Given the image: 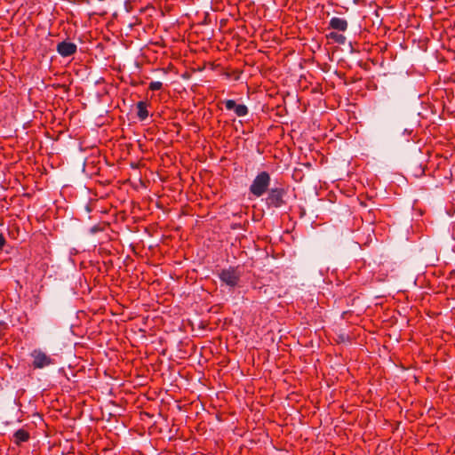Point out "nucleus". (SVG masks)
<instances>
[{
  "label": "nucleus",
  "instance_id": "10",
  "mask_svg": "<svg viewBox=\"0 0 455 455\" xmlns=\"http://www.w3.org/2000/svg\"><path fill=\"white\" fill-rule=\"evenodd\" d=\"M327 38L333 40L335 43L343 44L346 42V36L337 32H331L327 35Z\"/></svg>",
  "mask_w": 455,
  "mask_h": 455
},
{
  "label": "nucleus",
  "instance_id": "11",
  "mask_svg": "<svg viewBox=\"0 0 455 455\" xmlns=\"http://www.w3.org/2000/svg\"><path fill=\"white\" fill-rule=\"evenodd\" d=\"M163 87V83L159 81L151 82L148 85L149 90L151 91H158Z\"/></svg>",
  "mask_w": 455,
  "mask_h": 455
},
{
  "label": "nucleus",
  "instance_id": "6",
  "mask_svg": "<svg viewBox=\"0 0 455 455\" xmlns=\"http://www.w3.org/2000/svg\"><path fill=\"white\" fill-rule=\"evenodd\" d=\"M77 46L76 44L71 42H60L57 45V52L62 57H69L76 52Z\"/></svg>",
  "mask_w": 455,
  "mask_h": 455
},
{
  "label": "nucleus",
  "instance_id": "7",
  "mask_svg": "<svg viewBox=\"0 0 455 455\" xmlns=\"http://www.w3.org/2000/svg\"><path fill=\"white\" fill-rule=\"evenodd\" d=\"M347 27V21L343 18L332 17L329 21V28L334 30L345 32Z\"/></svg>",
  "mask_w": 455,
  "mask_h": 455
},
{
  "label": "nucleus",
  "instance_id": "9",
  "mask_svg": "<svg viewBox=\"0 0 455 455\" xmlns=\"http://www.w3.org/2000/svg\"><path fill=\"white\" fill-rule=\"evenodd\" d=\"M137 116L140 121H144L148 117V103L146 101H139L136 105Z\"/></svg>",
  "mask_w": 455,
  "mask_h": 455
},
{
  "label": "nucleus",
  "instance_id": "12",
  "mask_svg": "<svg viewBox=\"0 0 455 455\" xmlns=\"http://www.w3.org/2000/svg\"><path fill=\"white\" fill-rule=\"evenodd\" d=\"M5 244V238L4 236L3 235V234L0 233V250L3 249V247L4 246Z\"/></svg>",
  "mask_w": 455,
  "mask_h": 455
},
{
  "label": "nucleus",
  "instance_id": "2",
  "mask_svg": "<svg viewBox=\"0 0 455 455\" xmlns=\"http://www.w3.org/2000/svg\"><path fill=\"white\" fill-rule=\"evenodd\" d=\"M218 275L223 283L230 288H235L240 282L242 271L239 267H229L221 269Z\"/></svg>",
  "mask_w": 455,
  "mask_h": 455
},
{
  "label": "nucleus",
  "instance_id": "3",
  "mask_svg": "<svg viewBox=\"0 0 455 455\" xmlns=\"http://www.w3.org/2000/svg\"><path fill=\"white\" fill-rule=\"evenodd\" d=\"M30 357L34 369H44L55 364V359L39 348L34 349L30 353Z\"/></svg>",
  "mask_w": 455,
  "mask_h": 455
},
{
  "label": "nucleus",
  "instance_id": "8",
  "mask_svg": "<svg viewBox=\"0 0 455 455\" xmlns=\"http://www.w3.org/2000/svg\"><path fill=\"white\" fill-rule=\"evenodd\" d=\"M30 434L23 428L18 429L13 434V442L16 445H20L22 443L28 442Z\"/></svg>",
  "mask_w": 455,
  "mask_h": 455
},
{
  "label": "nucleus",
  "instance_id": "1",
  "mask_svg": "<svg viewBox=\"0 0 455 455\" xmlns=\"http://www.w3.org/2000/svg\"><path fill=\"white\" fill-rule=\"evenodd\" d=\"M270 182V174L265 171L260 172L256 175V177L252 180L249 188V191L254 196L260 197L268 191Z\"/></svg>",
  "mask_w": 455,
  "mask_h": 455
},
{
  "label": "nucleus",
  "instance_id": "4",
  "mask_svg": "<svg viewBox=\"0 0 455 455\" xmlns=\"http://www.w3.org/2000/svg\"><path fill=\"white\" fill-rule=\"evenodd\" d=\"M267 196L266 197V204L269 208H280L285 202L283 200L286 191L283 188H274L267 191Z\"/></svg>",
  "mask_w": 455,
  "mask_h": 455
},
{
  "label": "nucleus",
  "instance_id": "5",
  "mask_svg": "<svg viewBox=\"0 0 455 455\" xmlns=\"http://www.w3.org/2000/svg\"><path fill=\"white\" fill-rule=\"evenodd\" d=\"M223 103L228 110H234L239 117L245 116L249 113V109L244 104H236L234 100H226Z\"/></svg>",
  "mask_w": 455,
  "mask_h": 455
}]
</instances>
